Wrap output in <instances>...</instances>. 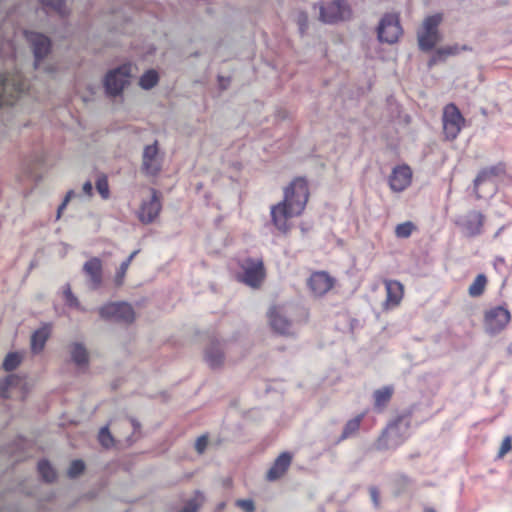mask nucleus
<instances>
[{
	"mask_svg": "<svg viewBox=\"0 0 512 512\" xmlns=\"http://www.w3.org/2000/svg\"><path fill=\"white\" fill-rule=\"evenodd\" d=\"M309 197L308 183L304 178L294 179L284 190V199L271 208V219L274 226L281 232L289 230L287 220L299 216L307 204Z\"/></svg>",
	"mask_w": 512,
	"mask_h": 512,
	"instance_id": "f257e3e1",
	"label": "nucleus"
},
{
	"mask_svg": "<svg viewBox=\"0 0 512 512\" xmlns=\"http://www.w3.org/2000/svg\"><path fill=\"white\" fill-rule=\"evenodd\" d=\"M131 78V64L124 63L107 71L103 78V87L107 97L122 96L125 88L129 86Z\"/></svg>",
	"mask_w": 512,
	"mask_h": 512,
	"instance_id": "f03ea898",
	"label": "nucleus"
},
{
	"mask_svg": "<svg viewBox=\"0 0 512 512\" xmlns=\"http://www.w3.org/2000/svg\"><path fill=\"white\" fill-rule=\"evenodd\" d=\"M442 20L441 13L429 15L424 19L422 27L417 32L418 46L421 51L430 52L434 50L437 43L442 41V34L439 31Z\"/></svg>",
	"mask_w": 512,
	"mask_h": 512,
	"instance_id": "7ed1b4c3",
	"label": "nucleus"
},
{
	"mask_svg": "<svg viewBox=\"0 0 512 512\" xmlns=\"http://www.w3.org/2000/svg\"><path fill=\"white\" fill-rule=\"evenodd\" d=\"M410 427V416L403 414L397 416L390 422L383 432L380 443L386 449L396 448L401 445L407 438L408 430Z\"/></svg>",
	"mask_w": 512,
	"mask_h": 512,
	"instance_id": "20e7f679",
	"label": "nucleus"
},
{
	"mask_svg": "<svg viewBox=\"0 0 512 512\" xmlns=\"http://www.w3.org/2000/svg\"><path fill=\"white\" fill-rule=\"evenodd\" d=\"M352 18V8L346 0H331L319 5V19L325 24H337Z\"/></svg>",
	"mask_w": 512,
	"mask_h": 512,
	"instance_id": "39448f33",
	"label": "nucleus"
},
{
	"mask_svg": "<svg viewBox=\"0 0 512 512\" xmlns=\"http://www.w3.org/2000/svg\"><path fill=\"white\" fill-rule=\"evenodd\" d=\"M101 319L130 324L135 320V312L131 304L119 301L108 302L98 309Z\"/></svg>",
	"mask_w": 512,
	"mask_h": 512,
	"instance_id": "423d86ee",
	"label": "nucleus"
},
{
	"mask_svg": "<svg viewBox=\"0 0 512 512\" xmlns=\"http://www.w3.org/2000/svg\"><path fill=\"white\" fill-rule=\"evenodd\" d=\"M376 31L379 42L396 43L403 32L398 15L385 13L380 19Z\"/></svg>",
	"mask_w": 512,
	"mask_h": 512,
	"instance_id": "0eeeda50",
	"label": "nucleus"
},
{
	"mask_svg": "<svg viewBox=\"0 0 512 512\" xmlns=\"http://www.w3.org/2000/svg\"><path fill=\"white\" fill-rule=\"evenodd\" d=\"M241 268L243 273L240 281L251 288H258L266 276L262 258L247 257L241 264Z\"/></svg>",
	"mask_w": 512,
	"mask_h": 512,
	"instance_id": "6e6552de",
	"label": "nucleus"
},
{
	"mask_svg": "<svg viewBox=\"0 0 512 512\" xmlns=\"http://www.w3.org/2000/svg\"><path fill=\"white\" fill-rule=\"evenodd\" d=\"M25 37L33 53L34 66L38 68L41 62L51 53L52 41L47 35L35 31H25Z\"/></svg>",
	"mask_w": 512,
	"mask_h": 512,
	"instance_id": "1a4fd4ad",
	"label": "nucleus"
},
{
	"mask_svg": "<svg viewBox=\"0 0 512 512\" xmlns=\"http://www.w3.org/2000/svg\"><path fill=\"white\" fill-rule=\"evenodd\" d=\"M464 124L465 118L459 108L453 103L446 105L443 111V129L446 139H456Z\"/></svg>",
	"mask_w": 512,
	"mask_h": 512,
	"instance_id": "9d476101",
	"label": "nucleus"
},
{
	"mask_svg": "<svg viewBox=\"0 0 512 512\" xmlns=\"http://www.w3.org/2000/svg\"><path fill=\"white\" fill-rule=\"evenodd\" d=\"M510 320V311L503 305L488 309L484 315L485 328L490 335L500 333L508 325Z\"/></svg>",
	"mask_w": 512,
	"mask_h": 512,
	"instance_id": "9b49d317",
	"label": "nucleus"
},
{
	"mask_svg": "<svg viewBox=\"0 0 512 512\" xmlns=\"http://www.w3.org/2000/svg\"><path fill=\"white\" fill-rule=\"evenodd\" d=\"M268 319L271 329L282 336H295L297 333L296 324L288 319L282 309L272 307L268 312Z\"/></svg>",
	"mask_w": 512,
	"mask_h": 512,
	"instance_id": "f8f14e48",
	"label": "nucleus"
},
{
	"mask_svg": "<svg viewBox=\"0 0 512 512\" xmlns=\"http://www.w3.org/2000/svg\"><path fill=\"white\" fill-rule=\"evenodd\" d=\"M485 216L476 210H471L465 215L460 216L456 224L462 229L466 237L472 238L482 233Z\"/></svg>",
	"mask_w": 512,
	"mask_h": 512,
	"instance_id": "ddd939ff",
	"label": "nucleus"
},
{
	"mask_svg": "<svg viewBox=\"0 0 512 512\" xmlns=\"http://www.w3.org/2000/svg\"><path fill=\"white\" fill-rule=\"evenodd\" d=\"M412 181V170L406 165H398L392 169L389 176L388 183L389 187L393 192H403Z\"/></svg>",
	"mask_w": 512,
	"mask_h": 512,
	"instance_id": "4468645a",
	"label": "nucleus"
},
{
	"mask_svg": "<svg viewBox=\"0 0 512 512\" xmlns=\"http://www.w3.org/2000/svg\"><path fill=\"white\" fill-rule=\"evenodd\" d=\"M161 202L158 197L157 191L153 190L151 198L143 201L139 213V220L144 224H150L158 217L161 211Z\"/></svg>",
	"mask_w": 512,
	"mask_h": 512,
	"instance_id": "2eb2a0df",
	"label": "nucleus"
},
{
	"mask_svg": "<svg viewBox=\"0 0 512 512\" xmlns=\"http://www.w3.org/2000/svg\"><path fill=\"white\" fill-rule=\"evenodd\" d=\"M158 151L157 141L144 147L142 155V170L147 175L156 176L161 170L160 165L154 162L158 155Z\"/></svg>",
	"mask_w": 512,
	"mask_h": 512,
	"instance_id": "dca6fc26",
	"label": "nucleus"
},
{
	"mask_svg": "<svg viewBox=\"0 0 512 512\" xmlns=\"http://www.w3.org/2000/svg\"><path fill=\"white\" fill-rule=\"evenodd\" d=\"M292 454L290 452H282L274 461L271 468L267 471L266 478L268 481H276L281 478L291 465Z\"/></svg>",
	"mask_w": 512,
	"mask_h": 512,
	"instance_id": "f3484780",
	"label": "nucleus"
},
{
	"mask_svg": "<svg viewBox=\"0 0 512 512\" xmlns=\"http://www.w3.org/2000/svg\"><path fill=\"white\" fill-rule=\"evenodd\" d=\"M308 286L315 295L321 296L332 288L333 280L326 272H315L310 276Z\"/></svg>",
	"mask_w": 512,
	"mask_h": 512,
	"instance_id": "a211bd4d",
	"label": "nucleus"
},
{
	"mask_svg": "<svg viewBox=\"0 0 512 512\" xmlns=\"http://www.w3.org/2000/svg\"><path fill=\"white\" fill-rule=\"evenodd\" d=\"M52 324L42 323L31 335V351L33 354H39L43 351L47 340L51 336Z\"/></svg>",
	"mask_w": 512,
	"mask_h": 512,
	"instance_id": "6ab92c4d",
	"label": "nucleus"
},
{
	"mask_svg": "<svg viewBox=\"0 0 512 512\" xmlns=\"http://www.w3.org/2000/svg\"><path fill=\"white\" fill-rule=\"evenodd\" d=\"M505 172V166L502 163H498L496 165L483 168L479 171L476 178L473 181L474 191L477 199L482 198V196L478 193V188L481 184L491 181L495 177L503 174Z\"/></svg>",
	"mask_w": 512,
	"mask_h": 512,
	"instance_id": "aec40b11",
	"label": "nucleus"
},
{
	"mask_svg": "<svg viewBox=\"0 0 512 512\" xmlns=\"http://www.w3.org/2000/svg\"><path fill=\"white\" fill-rule=\"evenodd\" d=\"M205 360L207 364L216 369L222 366L224 362V352L221 343L218 340H213L205 350Z\"/></svg>",
	"mask_w": 512,
	"mask_h": 512,
	"instance_id": "412c9836",
	"label": "nucleus"
},
{
	"mask_svg": "<svg viewBox=\"0 0 512 512\" xmlns=\"http://www.w3.org/2000/svg\"><path fill=\"white\" fill-rule=\"evenodd\" d=\"M84 273L90 278L93 288H98L102 283V261L93 257L83 265Z\"/></svg>",
	"mask_w": 512,
	"mask_h": 512,
	"instance_id": "4be33fe9",
	"label": "nucleus"
},
{
	"mask_svg": "<svg viewBox=\"0 0 512 512\" xmlns=\"http://www.w3.org/2000/svg\"><path fill=\"white\" fill-rule=\"evenodd\" d=\"M71 361L79 368H86L89 364V354L85 345L81 342H73L69 345Z\"/></svg>",
	"mask_w": 512,
	"mask_h": 512,
	"instance_id": "5701e85b",
	"label": "nucleus"
},
{
	"mask_svg": "<svg viewBox=\"0 0 512 512\" xmlns=\"http://www.w3.org/2000/svg\"><path fill=\"white\" fill-rule=\"evenodd\" d=\"M394 393L393 385H386L373 392V409L375 412H382L390 402Z\"/></svg>",
	"mask_w": 512,
	"mask_h": 512,
	"instance_id": "b1692460",
	"label": "nucleus"
},
{
	"mask_svg": "<svg viewBox=\"0 0 512 512\" xmlns=\"http://www.w3.org/2000/svg\"><path fill=\"white\" fill-rule=\"evenodd\" d=\"M460 53V45L454 44L449 46L440 47L434 50V53L429 61V66L438 62L444 61L449 56H455Z\"/></svg>",
	"mask_w": 512,
	"mask_h": 512,
	"instance_id": "393cba45",
	"label": "nucleus"
},
{
	"mask_svg": "<svg viewBox=\"0 0 512 512\" xmlns=\"http://www.w3.org/2000/svg\"><path fill=\"white\" fill-rule=\"evenodd\" d=\"M2 399L7 397V390L12 387L25 390L27 387L26 378L17 374H11L2 378Z\"/></svg>",
	"mask_w": 512,
	"mask_h": 512,
	"instance_id": "a878e982",
	"label": "nucleus"
},
{
	"mask_svg": "<svg viewBox=\"0 0 512 512\" xmlns=\"http://www.w3.org/2000/svg\"><path fill=\"white\" fill-rule=\"evenodd\" d=\"M387 291V302L393 305H397L403 295V286L400 282L395 280H389L385 283Z\"/></svg>",
	"mask_w": 512,
	"mask_h": 512,
	"instance_id": "bb28decb",
	"label": "nucleus"
},
{
	"mask_svg": "<svg viewBox=\"0 0 512 512\" xmlns=\"http://www.w3.org/2000/svg\"><path fill=\"white\" fill-rule=\"evenodd\" d=\"M37 470L42 480L46 483H53L57 478L54 468L47 459L39 460Z\"/></svg>",
	"mask_w": 512,
	"mask_h": 512,
	"instance_id": "cd10ccee",
	"label": "nucleus"
},
{
	"mask_svg": "<svg viewBox=\"0 0 512 512\" xmlns=\"http://www.w3.org/2000/svg\"><path fill=\"white\" fill-rule=\"evenodd\" d=\"M159 82V74L154 69H148L145 71L140 79L139 86L144 90H150L154 88Z\"/></svg>",
	"mask_w": 512,
	"mask_h": 512,
	"instance_id": "c85d7f7f",
	"label": "nucleus"
},
{
	"mask_svg": "<svg viewBox=\"0 0 512 512\" xmlns=\"http://www.w3.org/2000/svg\"><path fill=\"white\" fill-rule=\"evenodd\" d=\"M487 282L488 280L485 274H478L468 288L469 295L474 298L480 297L485 291Z\"/></svg>",
	"mask_w": 512,
	"mask_h": 512,
	"instance_id": "c756f323",
	"label": "nucleus"
},
{
	"mask_svg": "<svg viewBox=\"0 0 512 512\" xmlns=\"http://www.w3.org/2000/svg\"><path fill=\"white\" fill-rule=\"evenodd\" d=\"M363 415H357L353 419H350L344 426L342 434L339 438V441L345 440L347 438L352 437L360 428V424L362 422Z\"/></svg>",
	"mask_w": 512,
	"mask_h": 512,
	"instance_id": "7c9ffc66",
	"label": "nucleus"
},
{
	"mask_svg": "<svg viewBox=\"0 0 512 512\" xmlns=\"http://www.w3.org/2000/svg\"><path fill=\"white\" fill-rule=\"evenodd\" d=\"M40 3L44 8L55 11L61 17H66L69 14L66 0H40Z\"/></svg>",
	"mask_w": 512,
	"mask_h": 512,
	"instance_id": "2f4dec72",
	"label": "nucleus"
},
{
	"mask_svg": "<svg viewBox=\"0 0 512 512\" xmlns=\"http://www.w3.org/2000/svg\"><path fill=\"white\" fill-rule=\"evenodd\" d=\"M412 484V479L405 474H398L394 477L393 485L396 495L404 494L408 492L409 487Z\"/></svg>",
	"mask_w": 512,
	"mask_h": 512,
	"instance_id": "473e14b6",
	"label": "nucleus"
},
{
	"mask_svg": "<svg viewBox=\"0 0 512 512\" xmlns=\"http://www.w3.org/2000/svg\"><path fill=\"white\" fill-rule=\"evenodd\" d=\"M22 358L19 352H9L2 361V369L7 372L15 370L22 362Z\"/></svg>",
	"mask_w": 512,
	"mask_h": 512,
	"instance_id": "72a5a7b5",
	"label": "nucleus"
},
{
	"mask_svg": "<svg viewBox=\"0 0 512 512\" xmlns=\"http://www.w3.org/2000/svg\"><path fill=\"white\" fill-rule=\"evenodd\" d=\"M63 297L67 307L77 309L79 311H85V309L81 306L78 298L73 294L69 284H66L63 289Z\"/></svg>",
	"mask_w": 512,
	"mask_h": 512,
	"instance_id": "f704fd0d",
	"label": "nucleus"
},
{
	"mask_svg": "<svg viewBox=\"0 0 512 512\" xmlns=\"http://www.w3.org/2000/svg\"><path fill=\"white\" fill-rule=\"evenodd\" d=\"M203 501L204 494L197 490L195 498L188 500L180 512H197Z\"/></svg>",
	"mask_w": 512,
	"mask_h": 512,
	"instance_id": "c9c22d12",
	"label": "nucleus"
},
{
	"mask_svg": "<svg viewBox=\"0 0 512 512\" xmlns=\"http://www.w3.org/2000/svg\"><path fill=\"white\" fill-rule=\"evenodd\" d=\"M95 186L102 199L106 200L110 197L108 179L105 175H101L97 178Z\"/></svg>",
	"mask_w": 512,
	"mask_h": 512,
	"instance_id": "e433bc0d",
	"label": "nucleus"
},
{
	"mask_svg": "<svg viewBox=\"0 0 512 512\" xmlns=\"http://www.w3.org/2000/svg\"><path fill=\"white\" fill-rule=\"evenodd\" d=\"M414 229L415 225L412 222L407 221L396 226L395 234L398 238H408L411 236Z\"/></svg>",
	"mask_w": 512,
	"mask_h": 512,
	"instance_id": "4c0bfd02",
	"label": "nucleus"
},
{
	"mask_svg": "<svg viewBox=\"0 0 512 512\" xmlns=\"http://www.w3.org/2000/svg\"><path fill=\"white\" fill-rule=\"evenodd\" d=\"M98 439L101 445L105 448L111 447L114 442L111 432L107 426H104L100 429Z\"/></svg>",
	"mask_w": 512,
	"mask_h": 512,
	"instance_id": "58836bf2",
	"label": "nucleus"
},
{
	"mask_svg": "<svg viewBox=\"0 0 512 512\" xmlns=\"http://www.w3.org/2000/svg\"><path fill=\"white\" fill-rule=\"evenodd\" d=\"M85 470V464L82 460H73L68 469V476L70 478H76L80 476Z\"/></svg>",
	"mask_w": 512,
	"mask_h": 512,
	"instance_id": "ea45409f",
	"label": "nucleus"
},
{
	"mask_svg": "<svg viewBox=\"0 0 512 512\" xmlns=\"http://www.w3.org/2000/svg\"><path fill=\"white\" fill-rule=\"evenodd\" d=\"M129 268V265H127V263H124L122 262L118 268V270L116 271V274H115V284L116 286H121L124 282V278H125V275H126V272Z\"/></svg>",
	"mask_w": 512,
	"mask_h": 512,
	"instance_id": "a19ab883",
	"label": "nucleus"
},
{
	"mask_svg": "<svg viewBox=\"0 0 512 512\" xmlns=\"http://www.w3.org/2000/svg\"><path fill=\"white\" fill-rule=\"evenodd\" d=\"M512 449V437L506 436L500 446V449L498 451V458L504 457L505 454H507Z\"/></svg>",
	"mask_w": 512,
	"mask_h": 512,
	"instance_id": "79ce46f5",
	"label": "nucleus"
},
{
	"mask_svg": "<svg viewBox=\"0 0 512 512\" xmlns=\"http://www.w3.org/2000/svg\"><path fill=\"white\" fill-rule=\"evenodd\" d=\"M208 445V436L206 434L201 435L195 442V450L198 454H203Z\"/></svg>",
	"mask_w": 512,
	"mask_h": 512,
	"instance_id": "37998d69",
	"label": "nucleus"
},
{
	"mask_svg": "<svg viewBox=\"0 0 512 512\" xmlns=\"http://www.w3.org/2000/svg\"><path fill=\"white\" fill-rule=\"evenodd\" d=\"M236 506L245 512H254L255 510L254 502L250 499H239L236 501Z\"/></svg>",
	"mask_w": 512,
	"mask_h": 512,
	"instance_id": "c03bdc74",
	"label": "nucleus"
},
{
	"mask_svg": "<svg viewBox=\"0 0 512 512\" xmlns=\"http://www.w3.org/2000/svg\"><path fill=\"white\" fill-rule=\"evenodd\" d=\"M297 24L299 27L300 34L304 35V33L306 32V30L308 28V17L305 12L299 13L298 18H297Z\"/></svg>",
	"mask_w": 512,
	"mask_h": 512,
	"instance_id": "a18cd8bd",
	"label": "nucleus"
},
{
	"mask_svg": "<svg viewBox=\"0 0 512 512\" xmlns=\"http://www.w3.org/2000/svg\"><path fill=\"white\" fill-rule=\"evenodd\" d=\"M369 493H370L371 500L374 504V507L378 508L380 505V493H379L378 488L375 486H371L369 488Z\"/></svg>",
	"mask_w": 512,
	"mask_h": 512,
	"instance_id": "49530a36",
	"label": "nucleus"
},
{
	"mask_svg": "<svg viewBox=\"0 0 512 512\" xmlns=\"http://www.w3.org/2000/svg\"><path fill=\"white\" fill-rule=\"evenodd\" d=\"M82 192L87 197H91L93 195V185L91 181H86L82 186Z\"/></svg>",
	"mask_w": 512,
	"mask_h": 512,
	"instance_id": "de8ad7c7",
	"label": "nucleus"
},
{
	"mask_svg": "<svg viewBox=\"0 0 512 512\" xmlns=\"http://www.w3.org/2000/svg\"><path fill=\"white\" fill-rule=\"evenodd\" d=\"M68 204H69L68 202H65L63 200L62 203L58 206L57 213H56V220H59L61 218V215H62L63 211L66 209Z\"/></svg>",
	"mask_w": 512,
	"mask_h": 512,
	"instance_id": "09e8293b",
	"label": "nucleus"
},
{
	"mask_svg": "<svg viewBox=\"0 0 512 512\" xmlns=\"http://www.w3.org/2000/svg\"><path fill=\"white\" fill-rule=\"evenodd\" d=\"M78 196H80V194L76 193L73 189H71V190L67 191L63 200L65 202L69 203L73 198L78 197Z\"/></svg>",
	"mask_w": 512,
	"mask_h": 512,
	"instance_id": "8fccbe9b",
	"label": "nucleus"
},
{
	"mask_svg": "<svg viewBox=\"0 0 512 512\" xmlns=\"http://www.w3.org/2000/svg\"><path fill=\"white\" fill-rule=\"evenodd\" d=\"M218 81H219V85H220L221 89H226L227 88V84L229 82V79H225L224 77L219 76L218 77Z\"/></svg>",
	"mask_w": 512,
	"mask_h": 512,
	"instance_id": "3c124183",
	"label": "nucleus"
},
{
	"mask_svg": "<svg viewBox=\"0 0 512 512\" xmlns=\"http://www.w3.org/2000/svg\"><path fill=\"white\" fill-rule=\"evenodd\" d=\"M139 253V250H135L133 251L126 260H124L123 262L124 263H127V265L130 266L132 260L135 258V256Z\"/></svg>",
	"mask_w": 512,
	"mask_h": 512,
	"instance_id": "603ef678",
	"label": "nucleus"
},
{
	"mask_svg": "<svg viewBox=\"0 0 512 512\" xmlns=\"http://www.w3.org/2000/svg\"><path fill=\"white\" fill-rule=\"evenodd\" d=\"M131 424L133 426L134 432H137L141 427L140 423L136 419H133V418L131 419Z\"/></svg>",
	"mask_w": 512,
	"mask_h": 512,
	"instance_id": "864d4df0",
	"label": "nucleus"
},
{
	"mask_svg": "<svg viewBox=\"0 0 512 512\" xmlns=\"http://www.w3.org/2000/svg\"><path fill=\"white\" fill-rule=\"evenodd\" d=\"M6 82H7V76L2 72V80H1V83H2V97L4 96V90H5Z\"/></svg>",
	"mask_w": 512,
	"mask_h": 512,
	"instance_id": "5fc2aeb1",
	"label": "nucleus"
},
{
	"mask_svg": "<svg viewBox=\"0 0 512 512\" xmlns=\"http://www.w3.org/2000/svg\"><path fill=\"white\" fill-rule=\"evenodd\" d=\"M472 48L468 45H460V52L461 51H471Z\"/></svg>",
	"mask_w": 512,
	"mask_h": 512,
	"instance_id": "6e6d98bb",
	"label": "nucleus"
},
{
	"mask_svg": "<svg viewBox=\"0 0 512 512\" xmlns=\"http://www.w3.org/2000/svg\"><path fill=\"white\" fill-rule=\"evenodd\" d=\"M29 173H30V176H31V177H33V178H35V180H36V181H39V180H40V176H38V175H34V173H33V172H29Z\"/></svg>",
	"mask_w": 512,
	"mask_h": 512,
	"instance_id": "4d7b16f0",
	"label": "nucleus"
},
{
	"mask_svg": "<svg viewBox=\"0 0 512 512\" xmlns=\"http://www.w3.org/2000/svg\"><path fill=\"white\" fill-rule=\"evenodd\" d=\"M224 507H225V503H224V502H221V503H219V504H218V507H217V508H218V510H221V509H223Z\"/></svg>",
	"mask_w": 512,
	"mask_h": 512,
	"instance_id": "13d9d810",
	"label": "nucleus"
},
{
	"mask_svg": "<svg viewBox=\"0 0 512 512\" xmlns=\"http://www.w3.org/2000/svg\"><path fill=\"white\" fill-rule=\"evenodd\" d=\"M425 512H436V511L434 509H432V508H428V509L425 510Z\"/></svg>",
	"mask_w": 512,
	"mask_h": 512,
	"instance_id": "bf43d9fd",
	"label": "nucleus"
},
{
	"mask_svg": "<svg viewBox=\"0 0 512 512\" xmlns=\"http://www.w3.org/2000/svg\"><path fill=\"white\" fill-rule=\"evenodd\" d=\"M496 261H500V263H504V259L501 257L497 258Z\"/></svg>",
	"mask_w": 512,
	"mask_h": 512,
	"instance_id": "052dcab7",
	"label": "nucleus"
}]
</instances>
